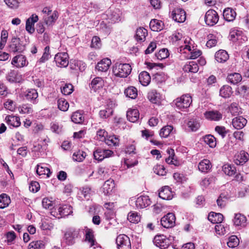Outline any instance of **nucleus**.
Instances as JSON below:
<instances>
[{"label":"nucleus","mask_w":249,"mask_h":249,"mask_svg":"<svg viewBox=\"0 0 249 249\" xmlns=\"http://www.w3.org/2000/svg\"><path fill=\"white\" fill-rule=\"evenodd\" d=\"M132 71L131 66L129 64L116 63L113 67L112 71L116 76L120 77H126Z\"/></svg>","instance_id":"1"},{"label":"nucleus","mask_w":249,"mask_h":249,"mask_svg":"<svg viewBox=\"0 0 249 249\" xmlns=\"http://www.w3.org/2000/svg\"><path fill=\"white\" fill-rule=\"evenodd\" d=\"M25 45L19 38L13 36L8 45V51L14 53H21L25 50Z\"/></svg>","instance_id":"2"},{"label":"nucleus","mask_w":249,"mask_h":249,"mask_svg":"<svg viewBox=\"0 0 249 249\" xmlns=\"http://www.w3.org/2000/svg\"><path fill=\"white\" fill-rule=\"evenodd\" d=\"M176 107L179 109L187 108L192 103V99L189 94L183 95L174 101Z\"/></svg>","instance_id":"3"},{"label":"nucleus","mask_w":249,"mask_h":249,"mask_svg":"<svg viewBox=\"0 0 249 249\" xmlns=\"http://www.w3.org/2000/svg\"><path fill=\"white\" fill-rule=\"evenodd\" d=\"M79 230L73 228L68 229L64 234V239L68 245H72L75 242V239L79 237Z\"/></svg>","instance_id":"4"},{"label":"nucleus","mask_w":249,"mask_h":249,"mask_svg":"<svg viewBox=\"0 0 249 249\" xmlns=\"http://www.w3.org/2000/svg\"><path fill=\"white\" fill-rule=\"evenodd\" d=\"M116 242L118 249H131L130 239L125 234L118 235L116 238Z\"/></svg>","instance_id":"5"},{"label":"nucleus","mask_w":249,"mask_h":249,"mask_svg":"<svg viewBox=\"0 0 249 249\" xmlns=\"http://www.w3.org/2000/svg\"><path fill=\"white\" fill-rule=\"evenodd\" d=\"M219 20V16L214 10H209L205 14V21L207 25L213 26L216 24Z\"/></svg>","instance_id":"6"},{"label":"nucleus","mask_w":249,"mask_h":249,"mask_svg":"<svg viewBox=\"0 0 249 249\" xmlns=\"http://www.w3.org/2000/svg\"><path fill=\"white\" fill-rule=\"evenodd\" d=\"M153 242L157 247L161 249L167 248L171 243L170 240L163 234L155 236Z\"/></svg>","instance_id":"7"},{"label":"nucleus","mask_w":249,"mask_h":249,"mask_svg":"<svg viewBox=\"0 0 249 249\" xmlns=\"http://www.w3.org/2000/svg\"><path fill=\"white\" fill-rule=\"evenodd\" d=\"M176 217L174 214L169 213L161 218L160 223L165 228H170L175 225Z\"/></svg>","instance_id":"8"},{"label":"nucleus","mask_w":249,"mask_h":249,"mask_svg":"<svg viewBox=\"0 0 249 249\" xmlns=\"http://www.w3.org/2000/svg\"><path fill=\"white\" fill-rule=\"evenodd\" d=\"M69 56L67 53H57L54 57L56 65L59 67H66L69 64Z\"/></svg>","instance_id":"9"},{"label":"nucleus","mask_w":249,"mask_h":249,"mask_svg":"<svg viewBox=\"0 0 249 249\" xmlns=\"http://www.w3.org/2000/svg\"><path fill=\"white\" fill-rule=\"evenodd\" d=\"M113 153L110 150L98 148L94 152L93 156L95 160L102 161L105 158L111 156Z\"/></svg>","instance_id":"10"},{"label":"nucleus","mask_w":249,"mask_h":249,"mask_svg":"<svg viewBox=\"0 0 249 249\" xmlns=\"http://www.w3.org/2000/svg\"><path fill=\"white\" fill-rule=\"evenodd\" d=\"M204 116L206 119L212 121H219L223 117L222 114L216 110L207 111L204 113Z\"/></svg>","instance_id":"11"},{"label":"nucleus","mask_w":249,"mask_h":249,"mask_svg":"<svg viewBox=\"0 0 249 249\" xmlns=\"http://www.w3.org/2000/svg\"><path fill=\"white\" fill-rule=\"evenodd\" d=\"M173 19L177 22H183L186 19V13L180 8L175 9L172 14Z\"/></svg>","instance_id":"12"},{"label":"nucleus","mask_w":249,"mask_h":249,"mask_svg":"<svg viewBox=\"0 0 249 249\" xmlns=\"http://www.w3.org/2000/svg\"><path fill=\"white\" fill-rule=\"evenodd\" d=\"M249 159L248 152L242 150L235 156L234 162L237 165H243Z\"/></svg>","instance_id":"13"},{"label":"nucleus","mask_w":249,"mask_h":249,"mask_svg":"<svg viewBox=\"0 0 249 249\" xmlns=\"http://www.w3.org/2000/svg\"><path fill=\"white\" fill-rule=\"evenodd\" d=\"M151 200L147 196H141L136 200V206L139 209H143L148 206L151 204Z\"/></svg>","instance_id":"14"},{"label":"nucleus","mask_w":249,"mask_h":249,"mask_svg":"<svg viewBox=\"0 0 249 249\" xmlns=\"http://www.w3.org/2000/svg\"><path fill=\"white\" fill-rule=\"evenodd\" d=\"M12 65L18 68H21L27 64L26 57L23 55H18L15 56L11 62Z\"/></svg>","instance_id":"15"},{"label":"nucleus","mask_w":249,"mask_h":249,"mask_svg":"<svg viewBox=\"0 0 249 249\" xmlns=\"http://www.w3.org/2000/svg\"><path fill=\"white\" fill-rule=\"evenodd\" d=\"M111 64L110 59L107 58L103 59L100 62H99L95 68L98 71H106L108 69L110 65Z\"/></svg>","instance_id":"16"},{"label":"nucleus","mask_w":249,"mask_h":249,"mask_svg":"<svg viewBox=\"0 0 249 249\" xmlns=\"http://www.w3.org/2000/svg\"><path fill=\"white\" fill-rule=\"evenodd\" d=\"M247 123V120L242 116L235 117L232 119V124L237 129L243 128Z\"/></svg>","instance_id":"17"},{"label":"nucleus","mask_w":249,"mask_h":249,"mask_svg":"<svg viewBox=\"0 0 249 249\" xmlns=\"http://www.w3.org/2000/svg\"><path fill=\"white\" fill-rule=\"evenodd\" d=\"M114 187L115 183L113 179H109L106 181L103 187V191L104 195L106 196L110 195Z\"/></svg>","instance_id":"18"},{"label":"nucleus","mask_w":249,"mask_h":249,"mask_svg":"<svg viewBox=\"0 0 249 249\" xmlns=\"http://www.w3.org/2000/svg\"><path fill=\"white\" fill-rule=\"evenodd\" d=\"M159 196L162 199L170 200L172 198L173 195L169 187L164 186L160 191Z\"/></svg>","instance_id":"19"},{"label":"nucleus","mask_w":249,"mask_h":249,"mask_svg":"<svg viewBox=\"0 0 249 249\" xmlns=\"http://www.w3.org/2000/svg\"><path fill=\"white\" fill-rule=\"evenodd\" d=\"M38 93L35 89L27 90L25 93V97L26 99L31 101L34 104L37 102Z\"/></svg>","instance_id":"20"},{"label":"nucleus","mask_w":249,"mask_h":249,"mask_svg":"<svg viewBox=\"0 0 249 249\" xmlns=\"http://www.w3.org/2000/svg\"><path fill=\"white\" fill-rule=\"evenodd\" d=\"M90 86L91 89L94 91H96L98 89L103 87L104 86V81L101 77H95L92 80Z\"/></svg>","instance_id":"21"},{"label":"nucleus","mask_w":249,"mask_h":249,"mask_svg":"<svg viewBox=\"0 0 249 249\" xmlns=\"http://www.w3.org/2000/svg\"><path fill=\"white\" fill-rule=\"evenodd\" d=\"M224 219L223 215L220 213L211 212L208 215V219L213 223H221Z\"/></svg>","instance_id":"22"},{"label":"nucleus","mask_w":249,"mask_h":249,"mask_svg":"<svg viewBox=\"0 0 249 249\" xmlns=\"http://www.w3.org/2000/svg\"><path fill=\"white\" fill-rule=\"evenodd\" d=\"M236 16V12L230 8H227L223 11L224 18L227 21H232L234 20Z\"/></svg>","instance_id":"23"},{"label":"nucleus","mask_w":249,"mask_h":249,"mask_svg":"<svg viewBox=\"0 0 249 249\" xmlns=\"http://www.w3.org/2000/svg\"><path fill=\"white\" fill-rule=\"evenodd\" d=\"M229 57L227 52L223 50L217 51L215 54V59L219 63L226 62L229 59Z\"/></svg>","instance_id":"24"},{"label":"nucleus","mask_w":249,"mask_h":249,"mask_svg":"<svg viewBox=\"0 0 249 249\" xmlns=\"http://www.w3.org/2000/svg\"><path fill=\"white\" fill-rule=\"evenodd\" d=\"M163 23L157 19H153L149 23V27L151 29L155 32L161 30L163 28Z\"/></svg>","instance_id":"25"},{"label":"nucleus","mask_w":249,"mask_h":249,"mask_svg":"<svg viewBox=\"0 0 249 249\" xmlns=\"http://www.w3.org/2000/svg\"><path fill=\"white\" fill-rule=\"evenodd\" d=\"M5 120L10 126L17 127L20 125V118L18 116L9 115L6 117Z\"/></svg>","instance_id":"26"},{"label":"nucleus","mask_w":249,"mask_h":249,"mask_svg":"<svg viewBox=\"0 0 249 249\" xmlns=\"http://www.w3.org/2000/svg\"><path fill=\"white\" fill-rule=\"evenodd\" d=\"M183 70L185 72L196 73L198 71L199 68L196 62L190 61L184 66Z\"/></svg>","instance_id":"27"},{"label":"nucleus","mask_w":249,"mask_h":249,"mask_svg":"<svg viewBox=\"0 0 249 249\" xmlns=\"http://www.w3.org/2000/svg\"><path fill=\"white\" fill-rule=\"evenodd\" d=\"M182 49L183 50H187L189 52H190V58L192 59H195L199 57L201 54V52L200 50H192L191 47L190 46L185 44L184 46H181L180 47V51L182 50Z\"/></svg>","instance_id":"28"},{"label":"nucleus","mask_w":249,"mask_h":249,"mask_svg":"<svg viewBox=\"0 0 249 249\" xmlns=\"http://www.w3.org/2000/svg\"><path fill=\"white\" fill-rule=\"evenodd\" d=\"M126 116L129 121L136 122L139 118V112L137 109H130L127 111Z\"/></svg>","instance_id":"29"},{"label":"nucleus","mask_w":249,"mask_h":249,"mask_svg":"<svg viewBox=\"0 0 249 249\" xmlns=\"http://www.w3.org/2000/svg\"><path fill=\"white\" fill-rule=\"evenodd\" d=\"M228 82L235 85L241 81L242 77L239 73H233L229 74L227 78Z\"/></svg>","instance_id":"30"},{"label":"nucleus","mask_w":249,"mask_h":249,"mask_svg":"<svg viewBox=\"0 0 249 249\" xmlns=\"http://www.w3.org/2000/svg\"><path fill=\"white\" fill-rule=\"evenodd\" d=\"M139 81L141 84L144 86H147L151 81V77L149 74L146 71H142L139 76Z\"/></svg>","instance_id":"31"},{"label":"nucleus","mask_w":249,"mask_h":249,"mask_svg":"<svg viewBox=\"0 0 249 249\" xmlns=\"http://www.w3.org/2000/svg\"><path fill=\"white\" fill-rule=\"evenodd\" d=\"M61 217L68 216L72 213V207L69 205H64L60 207L58 210Z\"/></svg>","instance_id":"32"},{"label":"nucleus","mask_w":249,"mask_h":249,"mask_svg":"<svg viewBox=\"0 0 249 249\" xmlns=\"http://www.w3.org/2000/svg\"><path fill=\"white\" fill-rule=\"evenodd\" d=\"M85 232V241L87 242L91 247L95 245V242L93 231L92 230L88 229Z\"/></svg>","instance_id":"33"},{"label":"nucleus","mask_w":249,"mask_h":249,"mask_svg":"<svg viewBox=\"0 0 249 249\" xmlns=\"http://www.w3.org/2000/svg\"><path fill=\"white\" fill-rule=\"evenodd\" d=\"M232 93V89L228 85H224L222 86L219 90V95L225 98L230 97Z\"/></svg>","instance_id":"34"},{"label":"nucleus","mask_w":249,"mask_h":249,"mask_svg":"<svg viewBox=\"0 0 249 249\" xmlns=\"http://www.w3.org/2000/svg\"><path fill=\"white\" fill-rule=\"evenodd\" d=\"M36 173L39 175H47V177H49L51 174L50 169L46 167L44 164L37 165L36 168Z\"/></svg>","instance_id":"35"},{"label":"nucleus","mask_w":249,"mask_h":249,"mask_svg":"<svg viewBox=\"0 0 249 249\" xmlns=\"http://www.w3.org/2000/svg\"><path fill=\"white\" fill-rule=\"evenodd\" d=\"M211 164L210 160H203L198 164V168L199 171L202 172H207L211 168Z\"/></svg>","instance_id":"36"},{"label":"nucleus","mask_w":249,"mask_h":249,"mask_svg":"<svg viewBox=\"0 0 249 249\" xmlns=\"http://www.w3.org/2000/svg\"><path fill=\"white\" fill-rule=\"evenodd\" d=\"M246 221V217L244 215L241 213H236L235 214L233 219V223L235 225L237 226H244Z\"/></svg>","instance_id":"37"},{"label":"nucleus","mask_w":249,"mask_h":249,"mask_svg":"<svg viewBox=\"0 0 249 249\" xmlns=\"http://www.w3.org/2000/svg\"><path fill=\"white\" fill-rule=\"evenodd\" d=\"M147 35V30L144 28H139L136 31V39L137 41H144Z\"/></svg>","instance_id":"38"},{"label":"nucleus","mask_w":249,"mask_h":249,"mask_svg":"<svg viewBox=\"0 0 249 249\" xmlns=\"http://www.w3.org/2000/svg\"><path fill=\"white\" fill-rule=\"evenodd\" d=\"M11 202L10 197L6 194L0 195V209H4L8 206Z\"/></svg>","instance_id":"39"},{"label":"nucleus","mask_w":249,"mask_h":249,"mask_svg":"<svg viewBox=\"0 0 249 249\" xmlns=\"http://www.w3.org/2000/svg\"><path fill=\"white\" fill-rule=\"evenodd\" d=\"M124 94L129 98L135 99L138 95V91L136 88L129 87L125 89Z\"/></svg>","instance_id":"40"},{"label":"nucleus","mask_w":249,"mask_h":249,"mask_svg":"<svg viewBox=\"0 0 249 249\" xmlns=\"http://www.w3.org/2000/svg\"><path fill=\"white\" fill-rule=\"evenodd\" d=\"M127 219L131 223H138L140 221L141 217L137 213L131 212L128 214Z\"/></svg>","instance_id":"41"},{"label":"nucleus","mask_w":249,"mask_h":249,"mask_svg":"<svg viewBox=\"0 0 249 249\" xmlns=\"http://www.w3.org/2000/svg\"><path fill=\"white\" fill-rule=\"evenodd\" d=\"M71 119L75 124H81L83 122L84 118L80 112L76 111L72 114Z\"/></svg>","instance_id":"42"},{"label":"nucleus","mask_w":249,"mask_h":249,"mask_svg":"<svg viewBox=\"0 0 249 249\" xmlns=\"http://www.w3.org/2000/svg\"><path fill=\"white\" fill-rule=\"evenodd\" d=\"M173 127L171 125H166L163 127L160 131V135L162 138L168 137L170 134L172 132Z\"/></svg>","instance_id":"43"},{"label":"nucleus","mask_w":249,"mask_h":249,"mask_svg":"<svg viewBox=\"0 0 249 249\" xmlns=\"http://www.w3.org/2000/svg\"><path fill=\"white\" fill-rule=\"evenodd\" d=\"M160 94L155 90H152L148 94V98L154 104H157L160 102Z\"/></svg>","instance_id":"44"},{"label":"nucleus","mask_w":249,"mask_h":249,"mask_svg":"<svg viewBox=\"0 0 249 249\" xmlns=\"http://www.w3.org/2000/svg\"><path fill=\"white\" fill-rule=\"evenodd\" d=\"M105 142L108 146H116L119 144V140L115 136H109L107 137Z\"/></svg>","instance_id":"45"},{"label":"nucleus","mask_w":249,"mask_h":249,"mask_svg":"<svg viewBox=\"0 0 249 249\" xmlns=\"http://www.w3.org/2000/svg\"><path fill=\"white\" fill-rule=\"evenodd\" d=\"M187 126L191 131H196L200 127V124L196 119H191L187 123Z\"/></svg>","instance_id":"46"},{"label":"nucleus","mask_w":249,"mask_h":249,"mask_svg":"<svg viewBox=\"0 0 249 249\" xmlns=\"http://www.w3.org/2000/svg\"><path fill=\"white\" fill-rule=\"evenodd\" d=\"M242 32L236 30L231 29L230 32L229 37L231 40L234 42L240 39Z\"/></svg>","instance_id":"47"},{"label":"nucleus","mask_w":249,"mask_h":249,"mask_svg":"<svg viewBox=\"0 0 249 249\" xmlns=\"http://www.w3.org/2000/svg\"><path fill=\"white\" fill-rule=\"evenodd\" d=\"M204 141L210 147L213 148L216 146V139L211 135L206 136L204 138Z\"/></svg>","instance_id":"48"},{"label":"nucleus","mask_w":249,"mask_h":249,"mask_svg":"<svg viewBox=\"0 0 249 249\" xmlns=\"http://www.w3.org/2000/svg\"><path fill=\"white\" fill-rule=\"evenodd\" d=\"M223 171L225 174L231 176L235 173V168L230 164H225L223 166Z\"/></svg>","instance_id":"49"},{"label":"nucleus","mask_w":249,"mask_h":249,"mask_svg":"<svg viewBox=\"0 0 249 249\" xmlns=\"http://www.w3.org/2000/svg\"><path fill=\"white\" fill-rule=\"evenodd\" d=\"M58 108L63 111H66L68 109L69 105L68 102L64 99H59L57 101Z\"/></svg>","instance_id":"50"},{"label":"nucleus","mask_w":249,"mask_h":249,"mask_svg":"<svg viewBox=\"0 0 249 249\" xmlns=\"http://www.w3.org/2000/svg\"><path fill=\"white\" fill-rule=\"evenodd\" d=\"M86 156V153L83 151H78L74 152L72 155L73 160L80 162L83 161Z\"/></svg>","instance_id":"51"},{"label":"nucleus","mask_w":249,"mask_h":249,"mask_svg":"<svg viewBox=\"0 0 249 249\" xmlns=\"http://www.w3.org/2000/svg\"><path fill=\"white\" fill-rule=\"evenodd\" d=\"M208 41L206 43V46L209 48H212L215 46L217 43V40L216 37L213 34H209L207 36Z\"/></svg>","instance_id":"52"},{"label":"nucleus","mask_w":249,"mask_h":249,"mask_svg":"<svg viewBox=\"0 0 249 249\" xmlns=\"http://www.w3.org/2000/svg\"><path fill=\"white\" fill-rule=\"evenodd\" d=\"M239 243V239L235 235L231 236L227 242V245L230 248H235L237 247Z\"/></svg>","instance_id":"53"},{"label":"nucleus","mask_w":249,"mask_h":249,"mask_svg":"<svg viewBox=\"0 0 249 249\" xmlns=\"http://www.w3.org/2000/svg\"><path fill=\"white\" fill-rule=\"evenodd\" d=\"M157 59L162 60L167 58L169 55V53L167 49H162L160 50L158 53L155 54Z\"/></svg>","instance_id":"54"},{"label":"nucleus","mask_w":249,"mask_h":249,"mask_svg":"<svg viewBox=\"0 0 249 249\" xmlns=\"http://www.w3.org/2000/svg\"><path fill=\"white\" fill-rule=\"evenodd\" d=\"M57 13L54 11L51 16L44 18V21L47 25H50L57 19Z\"/></svg>","instance_id":"55"},{"label":"nucleus","mask_w":249,"mask_h":249,"mask_svg":"<svg viewBox=\"0 0 249 249\" xmlns=\"http://www.w3.org/2000/svg\"><path fill=\"white\" fill-rule=\"evenodd\" d=\"M44 247L42 241H35L31 242L28 246V249H41Z\"/></svg>","instance_id":"56"},{"label":"nucleus","mask_w":249,"mask_h":249,"mask_svg":"<svg viewBox=\"0 0 249 249\" xmlns=\"http://www.w3.org/2000/svg\"><path fill=\"white\" fill-rule=\"evenodd\" d=\"M113 110L112 108H107L101 110L99 112L100 116L102 118H107L111 116L113 113Z\"/></svg>","instance_id":"57"},{"label":"nucleus","mask_w":249,"mask_h":249,"mask_svg":"<svg viewBox=\"0 0 249 249\" xmlns=\"http://www.w3.org/2000/svg\"><path fill=\"white\" fill-rule=\"evenodd\" d=\"M18 110L20 113L30 114L33 112L31 106L28 104L22 105L18 108Z\"/></svg>","instance_id":"58"},{"label":"nucleus","mask_w":249,"mask_h":249,"mask_svg":"<svg viewBox=\"0 0 249 249\" xmlns=\"http://www.w3.org/2000/svg\"><path fill=\"white\" fill-rule=\"evenodd\" d=\"M50 57V48L46 46L44 50V53L42 57L40 58L39 62L40 63H44L48 60Z\"/></svg>","instance_id":"59"},{"label":"nucleus","mask_w":249,"mask_h":249,"mask_svg":"<svg viewBox=\"0 0 249 249\" xmlns=\"http://www.w3.org/2000/svg\"><path fill=\"white\" fill-rule=\"evenodd\" d=\"M229 197L224 194H221L217 199V203L219 207L223 208L226 205V200Z\"/></svg>","instance_id":"60"},{"label":"nucleus","mask_w":249,"mask_h":249,"mask_svg":"<svg viewBox=\"0 0 249 249\" xmlns=\"http://www.w3.org/2000/svg\"><path fill=\"white\" fill-rule=\"evenodd\" d=\"M154 172L156 174L160 176H164L166 174V171L164 167L162 165H157L154 168Z\"/></svg>","instance_id":"61"},{"label":"nucleus","mask_w":249,"mask_h":249,"mask_svg":"<svg viewBox=\"0 0 249 249\" xmlns=\"http://www.w3.org/2000/svg\"><path fill=\"white\" fill-rule=\"evenodd\" d=\"M73 91V86L71 84H66L61 88V92L64 95H70Z\"/></svg>","instance_id":"62"},{"label":"nucleus","mask_w":249,"mask_h":249,"mask_svg":"<svg viewBox=\"0 0 249 249\" xmlns=\"http://www.w3.org/2000/svg\"><path fill=\"white\" fill-rule=\"evenodd\" d=\"M215 230L217 234L224 235L228 232L226 228L221 223L217 224L215 226Z\"/></svg>","instance_id":"63"},{"label":"nucleus","mask_w":249,"mask_h":249,"mask_svg":"<svg viewBox=\"0 0 249 249\" xmlns=\"http://www.w3.org/2000/svg\"><path fill=\"white\" fill-rule=\"evenodd\" d=\"M249 91V87L246 85L239 86L237 89V92L242 96H245Z\"/></svg>","instance_id":"64"}]
</instances>
